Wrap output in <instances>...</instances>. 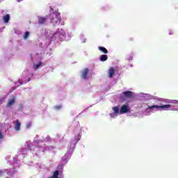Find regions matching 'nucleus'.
Instances as JSON below:
<instances>
[{
  "label": "nucleus",
  "instance_id": "obj_1",
  "mask_svg": "<svg viewBox=\"0 0 178 178\" xmlns=\"http://www.w3.org/2000/svg\"><path fill=\"white\" fill-rule=\"evenodd\" d=\"M39 35L38 45L42 49H47L50 44H56L62 41H69L72 36L66 35V32L62 29H58L56 31L45 29H42Z\"/></svg>",
  "mask_w": 178,
  "mask_h": 178
},
{
  "label": "nucleus",
  "instance_id": "obj_2",
  "mask_svg": "<svg viewBox=\"0 0 178 178\" xmlns=\"http://www.w3.org/2000/svg\"><path fill=\"white\" fill-rule=\"evenodd\" d=\"M37 138H40L39 135H36L33 140V145H35V147H31V145H30L29 142H26L24 147H22L21 150L18 152L17 158H19V159L21 158H26V155H27V152H29V151H31V152L33 151V152H35V155L38 156L39 154L44 152V151H51L52 149H55V146H47L45 143H44L52 140L51 139V136H49V135H47L46 138H43L40 140H38Z\"/></svg>",
  "mask_w": 178,
  "mask_h": 178
},
{
  "label": "nucleus",
  "instance_id": "obj_3",
  "mask_svg": "<svg viewBox=\"0 0 178 178\" xmlns=\"http://www.w3.org/2000/svg\"><path fill=\"white\" fill-rule=\"evenodd\" d=\"M146 106L147 107L146 108V110L143 112V115L145 116H149L152 112H156V111H161V109H162L163 111H178L177 106L172 104H164L162 106H148L147 104L143 103L141 104H139L138 106V108H145Z\"/></svg>",
  "mask_w": 178,
  "mask_h": 178
},
{
  "label": "nucleus",
  "instance_id": "obj_4",
  "mask_svg": "<svg viewBox=\"0 0 178 178\" xmlns=\"http://www.w3.org/2000/svg\"><path fill=\"white\" fill-rule=\"evenodd\" d=\"M62 20L60 14L58 12H51L49 16L46 17H38V22L39 24H47L48 22H50L53 26L59 24Z\"/></svg>",
  "mask_w": 178,
  "mask_h": 178
},
{
  "label": "nucleus",
  "instance_id": "obj_5",
  "mask_svg": "<svg viewBox=\"0 0 178 178\" xmlns=\"http://www.w3.org/2000/svg\"><path fill=\"white\" fill-rule=\"evenodd\" d=\"M80 138H81V135L79 134L74 139H72L70 144L67 146V151L65 154L64 156H63L61 163L66 165L67 162H69V159L72 158V155H73V153L74 152V148H76V144L80 141Z\"/></svg>",
  "mask_w": 178,
  "mask_h": 178
},
{
  "label": "nucleus",
  "instance_id": "obj_6",
  "mask_svg": "<svg viewBox=\"0 0 178 178\" xmlns=\"http://www.w3.org/2000/svg\"><path fill=\"white\" fill-rule=\"evenodd\" d=\"M6 159L7 162H9L10 165H13V168L0 170V177L5 176L6 174L10 177L13 176V174L15 173V168L20 166V161H18L17 157H13V159L10 160V156H8Z\"/></svg>",
  "mask_w": 178,
  "mask_h": 178
},
{
  "label": "nucleus",
  "instance_id": "obj_7",
  "mask_svg": "<svg viewBox=\"0 0 178 178\" xmlns=\"http://www.w3.org/2000/svg\"><path fill=\"white\" fill-rule=\"evenodd\" d=\"M137 97H140V101H148V99H156L157 101H163V102H165V104H178L177 100H169L166 99H159L156 98V97L152 96L149 94H145L140 92L137 95Z\"/></svg>",
  "mask_w": 178,
  "mask_h": 178
},
{
  "label": "nucleus",
  "instance_id": "obj_8",
  "mask_svg": "<svg viewBox=\"0 0 178 178\" xmlns=\"http://www.w3.org/2000/svg\"><path fill=\"white\" fill-rule=\"evenodd\" d=\"M31 77H33V74L30 73V71L29 70H25L22 73L21 79L18 80V83H19L20 86L26 84V83H29V81L31 80Z\"/></svg>",
  "mask_w": 178,
  "mask_h": 178
},
{
  "label": "nucleus",
  "instance_id": "obj_9",
  "mask_svg": "<svg viewBox=\"0 0 178 178\" xmlns=\"http://www.w3.org/2000/svg\"><path fill=\"white\" fill-rule=\"evenodd\" d=\"M120 98L122 101H126L129 98H133V92L130 90H125L120 95Z\"/></svg>",
  "mask_w": 178,
  "mask_h": 178
},
{
  "label": "nucleus",
  "instance_id": "obj_10",
  "mask_svg": "<svg viewBox=\"0 0 178 178\" xmlns=\"http://www.w3.org/2000/svg\"><path fill=\"white\" fill-rule=\"evenodd\" d=\"M130 106L129 104H123L120 108V115H124V113H130Z\"/></svg>",
  "mask_w": 178,
  "mask_h": 178
},
{
  "label": "nucleus",
  "instance_id": "obj_11",
  "mask_svg": "<svg viewBox=\"0 0 178 178\" xmlns=\"http://www.w3.org/2000/svg\"><path fill=\"white\" fill-rule=\"evenodd\" d=\"M1 127L3 128L4 131H6L7 130H9V129H10V124H2L1 126H0V140H2V138H3V135L2 134V133H3V131H2Z\"/></svg>",
  "mask_w": 178,
  "mask_h": 178
},
{
  "label": "nucleus",
  "instance_id": "obj_12",
  "mask_svg": "<svg viewBox=\"0 0 178 178\" xmlns=\"http://www.w3.org/2000/svg\"><path fill=\"white\" fill-rule=\"evenodd\" d=\"M14 124H15V127H14L15 131H20V127L22 126V123H20L19 120H16L14 122Z\"/></svg>",
  "mask_w": 178,
  "mask_h": 178
},
{
  "label": "nucleus",
  "instance_id": "obj_13",
  "mask_svg": "<svg viewBox=\"0 0 178 178\" xmlns=\"http://www.w3.org/2000/svg\"><path fill=\"white\" fill-rule=\"evenodd\" d=\"M15 102H16V97L12 96V98L8 99L7 108H10L12 105H15Z\"/></svg>",
  "mask_w": 178,
  "mask_h": 178
},
{
  "label": "nucleus",
  "instance_id": "obj_14",
  "mask_svg": "<svg viewBox=\"0 0 178 178\" xmlns=\"http://www.w3.org/2000/svg\"><path fill=\"white\" fill-rule=\"evenodd\" d=\"M88 68H86L83 71H82L81 75V79H83V80H87V79H88V77L87 76L88 75Z\"/></svg>",
  "mask_w": 178,
  "mask_h": 178
},
{
  "label": "nucleus",
  "instance_id": "obj_15",
  "mask_svg": "<svg viewBox=\"0 0 178 178\" xmlns=\"http://www.w3.org/2000/svg\"><path fill=\"white\" fill-rule=\"evenodd\" d=\"M41 67H42V62L40 61L38 63H33L34 70H37V69H41Z\"/></svg>",
  "mask_w": 178,
  "mask_h": 178
},
{
  "label": "nucleus",
  "instance_id": "obj_16",
  "mask_svg": "<svg viewBox=\"0 0 178 178\" xmlns=\"http://www.w3.org/2000/svg\"><path fill=\"white\" fill-rule=\"evenodd\" d=\"M133 58H134V54L131 53L125 56V60L130 62V60H133Z\"/></svg>",
  "mask_w": 178,
  "mask_h": 178
},
{
  "label": "nucleus",
  "instance_id": "obj_17",
  "mask_svg": "<svg viewBox=\"0 0 178 178\" xmlns=\"http://www.w3.org/2000/svg\"><path fill=\"white\" fill-rule=\"evenodd\" d=\"M113 76H115V69L111 67L108 70V77L110 79H112V77H113Z\"/></svg>",
  "mask_w": 178,
  "mask_h": 178
},
{
  "label": "nucleus",
  "instance_id": "obj_18",
  "mask_svg": "<svg viewBox=\"0 0 178 178\" xmlns=\"http://www.w3.org/2000/svg\"><path fill=\"white\" fill-rule=\"evenodd\" d=\"M3 20L4 23H9V20H10V15L9 14L6 15L3 17Z\"/></svg>",
  "mask_w": 178,
  "mask_h": 178
},
{
  "label": "nucleus",
  "instance_id": "obj_19",
  "mask_svg": "<svg viewBox=\"0 0 178 178\" xmlns=\"http://www.w3.org/2000/svg\"><path fill=\"white\" fill-rule=\"evenodd\" d=\"M99 60H101V62H106V60H108V56L106 54L101 55L99 57Z\"/></svg>",
  "mask_w": 178,
  "mask_h": 178
},
{
  "label": "nucleus",
  "instance_id": "obj_20",
  "mask_svg": "<svg viewBox=\"0 0 178 178\" xmlns=\"http://www.w3.org/2000/svg\"><path fill=\"white\" fill-rule=\"evenodd\" d=\"M113 111H114V113H116L117 115L120 114V107L119 106H114L112 108Z\"/></svg>",
  "mask_w": 178,
  "mask_h": 178
},
{
  "label": "nucleus",
  "instance_id": "obj_21",
  "mask_svg": "<svg viewBox=\"0 0 178 178\" xmlns=\"http://www.w3.org/2000/svg\"><path fill=\"white\" fill-rule=\"evenodd\" d=\"M99 49L101 52H103V54H108V49L104 47H99Z\"/></svg>",
  "mask_w": 178,
  "mask_h": 178
},
{
  "label": "nucleus",
  "instance_id": "obj_22",
  "mask_svg": "<svg viewBox=\"0 0 178 178\" xmlns=\"http://www.w3.org/2000/svg\"><path fill=\"white\" fill-rule=\"evenodd\" d=\"M29 37H30V32L26 31V32L24 33V36H23V39H24V40H27V38H29Z\"/></svg>",
  "mask_w": 178,
  "mask_h": 178
},
{
  "label": "nucleus",
  "instance_id": "obj_23",
  "mask_svg": "<svg viewBox=\"0 0 178 178\" xmlns=\"http://www.w3.org/2000/svg\"><path fill=\"white\" fill-rule=\"evenodd\" d=\"M80 38H81V40L82 41V42H86V41L87 40L86 38H84L83 34H81Z\"/></svg>",
  "mask_w": 178,
  "mask_h": 178
},
{
  "label": "nucleus",
  "instance_id": "obj_24",
  "mask_svg": "<svg viewBox=\"0 0 178 178\" xmlns=\"http://www.w3.org/2000/svg\"><path fill=\"white\" fill-rule=\"evenodd\" d=\"M61 108H62V105H57L54 106V109H56V111H60Z\"/></svg>",
  "mask_w": 178,
  "mask_h": 178
},
{
  "label": "nucleus",
  "instance_id": "obj_25",
  "mask_svg": "<svg viewBox=\"0 0 178 178\" xmlns=\"http://www.w3.org/2000/svg\"><path fill=\"white\" fill-rule=\"evenodd\" d=\"M118 114L115 113H110V116L111 118H116V116H118Z\"/></svg>",
  "mask_w": 178,
  "mask_h": 178
},
{
  "label": "nucleus",
  "instance_id": "obj_26",
  "mask_svg": "<svg viewBox=\"0 0 178 178\" xmlns=\"http://www.w3.org/2000/svg\"><path fill=\"white\" fill-rule=\"evenodd\" d=\"M18 111H23V104H19Z\"/></svg>",
  "mask_w": 178,
  "mask_h": 178
},
{
  "label": "nucleus",
  "instance_id": "obj_27",
  "mask_svg": "<svg viewBox=\"0 0 178 178\" xmlns=\"http://www.w3.org/2000/svg\"><path fill=\"white\" fill-rule=\"evenodd\" d=\"M31 127V122H29L26 124V129H30Z\"/></svg>",
  "mask_w": 178,
  "mask_h": 178
},
{
  "label": "nucleus",
  "instance_id": "obj_28",
  "mask_svg": "<svg viewBox=\"0 0 178 178\" xmlns=\"http://www.w3.org/2000/svg\"><path fill=\"white\" fill-rule=\"evenodd\" d=\"M15 34H17L18 35L22 34V31H15Z\"/></svg>",
  "mask_w": 178,
  "mask_h": 178
},
{
  "label": "nucleus",
  "instance_id": "obj_29",
  "mask_svg": "<svg viewBox=\"0 0 178 178\" xmlns=\"http://www.w3.org/2000/svg\"><path fill=\"white\" fill-rule=\"evenodd\" d=\"M5 101V98L2 97L0 99V104H2Z\"/></svg>",
  "mask_w": 178,
  "mask_h": 178
},
{
  "label": "nucleus",
  "instance_id": "obj_30",
  "mask_svg": "<svg viewBox=\"0 0 178 178\" xmlns=\"http://www.w3.org/2000/svg\"><path fill=\"white\" fill-rule=\"evenodd\" d=\"M3 29H5V26L0 28V33H2V31H3Z\"/></svg>",
  "mask_w": 178,
  "mask_h": 178
},
{
  "label": "nucleus",
  "instance_id": "obj_31",
  "mask_svg": "<svg viewBox=\"0 0 178 178\" xmlns=\"http://www.w3.org/2000/svg\"><path fill=\"white\" fill-rule=\"evenodd\" d=\"M73 124H79V122H73Z\"/></svg>",
  "mask_w": 178,
  "mask_h": 178
},
{
  "label": "nucleus",
  "instance_id": "obj_32",
  "mask_svg": "<svg viewBox=\"0 0 178 178\" xmlns=\"http://www.w3.org/2000/svg\"><path fill=\"white\" fill-rule=\"evenodd\" d=\"M23 0H17V2H22Z\"/></svg>",
  "mask_w": 178,
  "mask_h": 178
},
{
  "label": "nucleus",
  "instance_id": "obj_33",
  "mask_svg": "<svg viewBox=\"0 0 178 178\" xmlns=\"http://www.w3.org/2000/svg\"><path fill=\"white\" fill-rule=\"evenodd\" d=\"M172 34H173V33H172V32H170V33H169V35H172Z\"/></svg>",
  "mask_w": 178,
  "mask_h": 178
},
{
  "label": "nucleus",
  "instance_id": "obj_34",
  "mask_svg": "<svg viewBox=\"0 0 178 178\" xmlns=\"http://www.w3.org/2000/svg\"><path fill=\"white\" fill-rule=\"evenodd\" d=\"M31 58L33 59V54H31Z\"/></svg>",
  "mask_w": 178,
  "mask_h": 178
},
{
  "label": "nucleus",
  "instance_id": "obj_35",
  "mask_svg": "<svg viewBox=\"0 0 178 178\" xmlns=\"http://www.w3.org/2000/svg\"><path fill=\"white\" fill-rule=\"evenodd\" d=\"M130 67H133V64H131V65H130Z\"/></svg>",
  "mask_w": 178,
  "mask_h": 178
},
{
  "label": "nucleus",
  "instance_id": "obj_36",
  "mask_svg": "<svg viewBox=\"0 0 178 178\" xmlns=\"http://www.w3.org/2000/svg\"><path fill=\"white\" fill-rule=\"evenodd\" d=\"M0 2H3V0H0Z\"/></svg>",
  "mask_w": 178,
  "mask_h": 178
},
{
  "label": "nucleus",
  "instance_id": "obj_37",
  "mask_svg": "<svg viewBox=\"0 0 178 178\" xmlns=\"http://www.w3.org/2000/svg\"><path fill=\"white\" fill-rule=\"evenodd\" d=\"M36 55H40V53H37Z\"/></svg>",
  "mask_w": 178,
  "mask_h": 178
},
{
  "label": "nucleus",
  "instance_id": "obj_38",
  "mask_svg": "<svg viewBox=\"0 0 178 178\" xmlns=\"http://www.w3.org/2000/svg\"><path fill=\"white\" fill-rule=\"evenodd\" d=\"M1 131H3V130L1 129Z\"/></svg>",
  "mask_w": 178,
  "mask_h": 178
}]
</instances>
